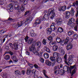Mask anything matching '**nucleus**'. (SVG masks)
<instances>
[{"mask_svg": "<svg viewBox=\"0 0 78 78\" xmlns=\"http://www.w3.org/2000/svg\"><path fill=\"white\" fill-rule=\"evenodd\" d=\"M55 11V9L53 8H51L48 10V14H45L44 15V17H41V20H42L44 21L46 20H48L49 19L48 17L51 14V15L50 16V19H53L55 16V13L54 12Z\"/></svg>", "mask_w": 78, "mask_h": 78, "instance_id": "1", "label": "nucleus"}, {"mask_svg": "<svg viewBox=\"0 0 78 78\" xmlns=\"http://www.w3.org/2000/svg\"><path fill=\"white\" fill-rule=\"evenodd\" d=\"M75 67H76V65L75 64L73 66H70V68L69 67H68L67 66H64L63 69L64 70H65L67 71V72H69V73L71 74V76H72L73 75H74V74L76 72V71L75 70V69H74L72 71V69H74Z\"/></svg>", "mask_w": 78, "mask_h": 78, "instance_id": "2", "label": "nucleus"}, {"mask_svg": "<svg viewBox=\"0 0 78 78\" xmlns=\"http://www.w3.org/2000/svg\"><path fill=\"white\" fill-rule=\"evenodd\" d=\"M73 55H71L70 58H69L68 59H67V54H65L64 57L65 64L68 66H69V64L70 65H71L72 64L73 61V59L72 58H73Z\"/></svg>", "mask_w": 78, "mask_h": 78, "instance_id": "3", "label": "nucleus"}, {"mask_svg": "<svg viewBox=\"0 0 78 78\" xmlns=\"http://www.w3.org/2000/svg\"><path fill=\"white\" fill-rule=\"evenodd\" d=\"M71 13L69 11H66L65 12V18L66 19H68L70 17V14L72 16H74V13L75 12V10L74 9L72 8L70 11Z\"/></svg>", "mask_w": 78, "mask_h": 78, "instance_id": "4", "label": "nucleus"}, {"mask_svg": "<svg viewBox=\"0 0 78 78\" xmlns=\"http://www.w3.org/2000/svg\"><path fill=\"white\" fill-rule=\"evenodd\" d=\"M41 17H40L35 20V22H34L33 24V26L34 27H36L37 25H39L41 23V22L44 21L43 20H42L41 19Z\"/></svg>", "mask_w": 78, "mask_h": 78, "instance_id": "5", "label": "nucleus"}, {"mask_svg": "<svg viewBox=\"0 0 78 78\" xmlns=\"http://www.w3.org/2000/svg\"><path fill=\"white\" fill-rule=\"evenodd\" d=\"M33 16H30L28 17L26 19V21L25 22L24 24H25V25H27V24H29L30 22L32 21V20L33 19Z\"/></svg>", "mask_w": 78, "mask_h": 78, "instance_id": "6", "label": "nucleus"}, {"mask_svg": "<svg viewBox=\"0 0 78 78\" xmlns=\"http://www.w3.org/2000/svg\"><path fill=\"white\" fill-rule=\"evenodd\" d=\"M22 25H23L22 21H21L18 23V24L15 23L13 24L12 26L14 28L17 29L19 27H20Z\"/></svg>", "mask_w": 78, "mask_h": 78, "instance_id": "7", "label": "nucleus"}, {"mask_svg": "<svg viewBox=\"0 0 78 78\" xmlns=\"http://www.w3.org/2000/svg\"><path fill=\"white\" fill-rule=\"evenodd\" d=\"M29 38V37H28L27 36L25 37L24 39L25 41L26 42H27L28 44L31 45V44L33 42V38L29 39L28 41V39Z\"/></svg>", "mask_w": 78, "mask_h": 78, "instance_id": "8", "label": "nucleus"}, {"mask_svg": "<svg viewBox=\"0 0 78 78\" xmlns=\"http://www.w3.org/2000/svg\"><path fill=\"white\" fill-rule=\"evenodd\" d=\"M29 50L31 52H33L35 55H36L37 53V51H36V48H35V47H33L32 46H30L29 48Z\"/></svg>", "mask_w": 78, "mask_h": 78, "instance_id": "9", "label": "nucleus"}, {"mask_svg": "<svg viewBox=\"0 0 78 78\" xmlns=\"http://www.w3.org/2000/svg\"><path fill=\"white\" fill-rule=\"evenodd\" d=\"M56 23L58 26L62 24V20L61 18H58L56 19Z\"/></svg>", "mask_w": 78, "mask_h": 78, "instance_id": "10", "label": "nucleus"}, {"mask_svg": "<svg viewBox=\"0 0 78 78\" xmlns=\"http://www.w3.org/2000/svg\"><path fill=\"white\" fill-rule=\"evenodd\" d=\"M50 59L51 61H52L53 62L52 63V67H53L55 65V63L56 62L55 61V58L53 56H51L50 58Z\"/></svg>", "mask_w": 78, "mask_h": 78, "instance_id": "11", "label": "nucleus"}, {"mask_svg": "<svg viewBox=\"0 0 78 78\" xmlns=\"http://www.w3.org/2000/svg\"><path fill=\"white\" fill-rule=\"evenodd\" d=\"M73 47V45L71 43L69 42L68 43L66 49L67 50H71Z\"/></svg>", "mask_w": 78, "mask_h": 78, "instance_id": "12", "label": "nucleus"}, {"mask_svg": "<svg viewBox=\"0 0 78 78\" xmlns=\"http://www.w3.org/2000/svg\"><path fill=\"white\" fill-rule=\"evenodd\" d=\"M14 6V4H10L8 6V9L10 10V12H12L13 11V8L12 7Z\"/></svg>", "mask_w": 78, "mask_h": 78, "instance_id": "13", "label": "nucleus"}, {"mask_svg": "<svg viewBox=\"0 0 78 78\" xmlns=\"http://www.w3.org/2000/svg\"><path fill=\"white\" fill-rule=\"evenodd\" d=\"M20 10L21 11H24L25 10V5L22 4H21L20 5Z\"/></svg>", "mask_w": 78, "mask_h": 78, "instance_id": "14", "label": "nucleus"}, {"mask_svg": "<svg viewBox=\"0 0 78 78\" xmlns=\"http://www.w3.org/2000/svg\"><path fill=\"white\" fill-rule=\"evenodd\" d=\"M12 59L15 62H17L18 61V59L15 55H13L12 57Z\"/></svg>", "mask_w": 78, "mask_h": 78, "instance_id": "15", "label": "nucleus"}, {"mask_svg": "<svg viewBox=\"0 0 78 78\" xmlns=\"http://www.w3.org/2000/svg\"><path fill=\"white\" fill-rule=\"evenodd\" d=\"M44 50H45V51H47L48 53H50L51 52V51L50 50V49H49L48 48H47V46H45L44 48Z\"/></svg>", "mask_w": 78, "mask_h": 78, "instance_id": "16", "label": "nucleus"}, {"mask_svg": "<svg viewBox=\"0 0 78 78\" xmlns=\"http://www.w3.org/2000/svg\"><path fill=\"white\" fill-rule=\"evenodd\" d=\"M13 45L14 46V49L15 50H17V49H18V47L19 46V44H18L16 42L14 43L13 44Z\"/></svg>", "mask_w": 78, "mask_h": 78, "instance_id": "17", "label": "nucleus"}, {"mask_svg": "<svg viewBox=\"0 0 78 78\" xmlns=\"http://www.w3.org/2000/svg\"><path fill=\"white\" fill-rule=\"evenodd\" d=\"M65 72H66L65 70L61 69L59 70V74L61 75H64V74H65Z\"/></svg>", "mask_w": 78, "mask_h": 78, "instance_id": "18", "label": "nucleus"}, {"mask_svg": "<svg viewBox=\"0 0 78 78\" xmlns=\"http://www.w3.org/2000/svg\"><path fill=\"white\" fill-rule=\"evenodd\" d=\"M55 61L58 63H60L62 61V58L60 57H58L55 59Z\"/></svg>", "mask_w": 78, "mask_h": 78, "instance_id": "19", "label": "nucleus"}, {"mask_svg": "<svg viewBox=\"0 0 78 78\" xmlns=\"http://www.w3.org/2000/svg\"><path fill=\"white\" fill-rule=\"evenodd\" d=\"M37 46V48L39 49L41 47V42L40 41H38L36 43Z\"/></svg>", "mask_w": 78, "mask_h": 78, "instance_id": "20", "label": "nucleus"}, {"mask_svg": "<svg viewBox=\"0 0 78 78\" xmlns=\"http://www.w3.org/2000/svg\"><path fill=\"white\" fill-rule=\"evenodd\" d=\"M6 2V0H0V5H2V7L4 6V5H5V3Z\"/></svg>", "mask_w": 78, "mask_h": 78, "instance_id": "21", "label": "nucleus"}, {"mask_svg": "<svg viewBox=\"0 0 78 78\" xmlns=\"http://www.w3.org/2000/svg\"><path fill=\"white\" fill-rule=\"evenodd\" d=\"M76 5V9H78V1H76V2H74L73 4V6H75Z\"/></svg>", "mask_w": 78, "mask_h": 78, "instance_id": "22", "label": "nucleus"}, {"mask_svg": "<svg viewBox=\"0 0 78 78\" xmlns=\"http://www.w3.org/2000/svg\"><path fill=\"white\" fill-rule=\"evenodd\" d=\"M31 69L28 68L26 71V74L28 75H30L31 74Z\"/></svg>", "mask_w": 78, "mask_h": 78, "instance_id": "23", "label": "nucleus"}, {"mask_svg": "<svg viewBox=\"0 0 78 78\" xmlns=\"http://www.w3.org/2000/svg\"><path fill=\"white\" fill-rule=\"evenodd\" d=\"M49 45H53L54 46V45H56V41H51L49 43Z\"/></svg>", "mask_w": 78, "mask_h": 78, "instance_id": "24", "label": "nucleus"}, {"mask_svg": "<svg viewBox=\"0 0 78 78\" xmlns=\"http://www.w3.org/2000/svg\"><path fill=\"white\" fill-rule=\"evenodd\" d=\"M75 20L73 18H71L69 19V21L68 22V23H73L74 22H75Z\"/></svg>", "mask_w": 78, "mask_h": 78, "instance_id": "25", "label": "nucleus"}, {"mask_svg": "<svg viewBox=\"0 0 78 78\" xmlns=\"http://www.w3.org/2000/svg\"><path fill=\"white\" fill-rule=\"evenodd\" d=\"M47 33L48 34H50L51 33L52 31L50 28H48L47 30Z\"/></svg>", "mask_w": 78, "mask_h": 78, "instance_id": "26", "label": "nucleus"}, {"mask_svg": "<svg viewBox=\"0 0 78 78\" xmlns=\"http://www.w3.org/2000/svg\"><path fill=\"white\" fill-rule=\"evenodd\" d=\"M44 56L45 59H48L49 58V54L47 53H44Z\"/></svg>", "mask_w": 78, "mask_h": 78, "instance_id": "27", "label": "nucleus"}, {"mask_svg": "<svg viewBox=\"0 0 78 78\" xmlns=\"http://www.w3.org/2000/svg\"><path fill=\"white\" fill-rule=\"evenodd\" d=\"M46 64L48 66H51V62L49 60H47L46 61Z\"/></svg>", "mask_w": 78, "mask_h": 78, "instance_id": "28", "label": "nucleus"}, {"mask_svg": "<svg viewBox=\"0 0 78 78\" xmlns=\"http://www.w3.org/2000/svg\"><path fill=\"white\" fill-rule=\"evenodd\" d=\"M74 32L73 30H70L68 32V35L70 36L74 34Z\"/></svg>", "mask_w": 78, "mask_h": 78, "instance_id": "29", "label": "nucleus"}, {"mask_svg": "<svg viewBox=\"0 0 78 78\" xmlns=\"http://www.w3.org/2000/svg\"><path fill=\"white\" fill-rule=\"evenodd\" d=\"M20 5L17 4L15 5L14 8L16 10H19V9H20Z\"/></svg>", "mask_w": 78, "mask_h": 78, "instance_id": "30", "label": "nucleus"}, {"mask_svg": "<svg viewBox=\"0 0 78 78\" xmlns=\"http://www.w3.org/2000/svg\"><path fill=\"white\" fill-rule=\"evenodd\" d=\"M50 28L51 30H52V31H55V30H56V28L55 25H51Z\"/></svg>", "mask_w": 78, "mask_h": 78, "instance_id": "31", "label": "nucleus"}, {"mask_svg": "<svg viewBox=\"0 0 78 78\" xmlns=\"http://www.w3.org/2000/svg\"><path fill=\"white\" fill-rule=\"evenodd\" d=\"M59 50H60L61 51V55L63 56V55H64V54L66 53L65 52V51H64V50L62 49V48H61L60 49L59 48Z\"/></svg>", "mask_w": 78, "mask_h": 78, "instance_id": "32", "label": "nucleus"}, {"mask_svg": "<svg viewBox=\"0 0 78 78\" xmlns=\"http://www.w3.org/2000/svg\"><path fill=\"white\" fill-rule=\"evenodd\" d=\"M61 39L59 37H57L56 38V41L58 43V44H59L61 43Z\"/></svg>", "mask_w": 78, "mask_h": 78, "instance_id": "33", "label": "nucleus"}, {"mask_svg": "<svg viewBox=\"0 0 78 78\" xmlns=\"http://www.w3.org/2000/svg\"><path fill=\"white\" fill-rule=\"evenodd\" d=\"M69 37H67L65 41L64 42V44H65V45H66V44L68 43V42H69Z\"/></svg>", "mask_w": 78, "mask_h": 78, "instance_id": "34", "label": "nucleus"}, {"mask_svg": "<svg viewBox=\"0 0 78 78\" xmlns=\"http://www.w3.org/2000/svg\"><path fill=\"white\" fill-rule=\"evenodd\" d=\"M15 73L16 75H21V72H20L19 70H17L15 71Z\"/></svg>", "mask_w": 78, "mask_h": 78, "instance_id": "35", "label": "nucleus"}, {"mask_svg": "<svg viewBox=\"0 0 78 78\" xmlns=\"http://www.w3.org/2000/svg\"><path fill=\"white\" fill-rule=\"evenodd\" d=\"M58 48V46L57 45H54L53 47V51H56Z\"/></svg>", "mask_w": 78, "mask_h": 78, "instance_id": "36", "label": "nucleus"}, {"mask_svg": "<svg viewBox=\"0 0 78 78\" xmlns=\"http://www.w3.org/2000/svg\"><path fill=\"white\" fill-rule=\"evenodd\" d=\"M36 74V70H31V72L30 73V75H35Z\"/></svg>", "mask_w": 78, "mask_h": 78, "instance_id": "37", "label": "nucleus"}, {"mask_svg": "<svg viewBox=\"0 0 78 78\" xmlns=\"http://www.w3.org/2000/svg\"><path fill=\"white\" fill-rule=\"evenodd\" d=\"M53 56L55 58H57L58 57L59 55H58V54L57 52H55L53 54Z\"/></svg>", "mask_w": 78, "mask_h": 78, "instance_id": "38", "label": "nucleus"}, {"mask_svg": "<svg viewBox=\"0 0 78 78\" xmlns=\"http://www.w3.org/2000/svg\"><path fill=\"white\" fill-rule=\"evenodd\" d=\"M47 39L49 41H50V42H51V41H53V38L52 37H51V36H49L47 37Z\"/></svg>", "mask_w": 78, "mask_h": 78, "instance_id": "39", "label": "nucleus"}, {"mask_svg": "<svg viewBox=\"0 0 78 78\" xmlns=\"http://www.w3.org/2000/svg\"><path fill=\"white\" fill-rule=\"evenodd\" d=\"M67 25H69L70 27H71V28H73L74 27V25H73V24L72 23H67Z\"/></svg>", "mask_w": 78, "mask_h": 78, "instance_id": "40", "label": "nucleus"}, {"mask_svg": "<svg viewBox=\"0 0 78 78\" xmlns=\"http://www.w3.org/2000/svg\"><path fill=\"white\" fill-rule=\"evenodd\" d=\"M6 31H7L6 30H5V29H3L0 31V34H3V33H6Z\"/></svg>", "mask_w": 78, "mask_h": 78, "instance_id": "41", "label": "nucleus"}, {"mask_svg": "<svg viewBox=\"0 0 78 78\" xmlns=\"http://www.w3.org/2000/svg\"><path fill=\"white\" fill-rule=\"evenodd\" d=\"M64 31V29L62 27H59L58 29V31L59 32V33H62V32H63Z\"/></svg>", "mask_w": 78, "mask_h": 78, "instance_id": "42", "label": "nucleus"}, {"mask_svg": "<svg viewBox=\"0 0 78 78\" xmlns=\"http://www.w3.org/2000/svg\"><path fill=\"white\" fill-rule=\"evenodd\" d=\"M4 58L5 60H9L10 59V56L9 55H6L4 57Z\"/></svg>", "mask_w": 78, "mask_h": 78, "instance_id": "43", "label": "nucleus"}, {"mask_svg": "<svg viewBox=\"0 0 78 78\" xmlns=\"http://www.w3.org/2000/svg\"><path fill=\"white\" fill-rule=\"evenodd\" d=\"M7 37H8V35H5L3 37H4V38H3L2 39V43H4V42H5V40H6V39H5V38H7Z\"/></svg>", "mask_w": 78, "mask_h": 78, "instance_id": "44", "label": "nucleus"}, {"mask_svg": "<svg viewBox=\"0 0 78 78\" xmlns=\"http://www.w3.org/2000/svg\"><path fill=\"white\" fill-rule=\"evenodd\" d=\"M35 55H38V56L40 57V58H41L42 56V54L41 52L38 53V52H37V53Z\"/></svg>", "mask_w": 78, "mask_h": 78, "instance_id": "45", "label": "nucleus"}, {"mask_svg": "<svg viewBox=\"0 0 78 78\" xmlns=\"http://www.w3.org/2000/svg\"><path fill=\"white\" fill-rule=\"evenodd\" d=\"M78 37V35L77 34H75L73 36V38L75 39H76Z\"/></svg>", "mask_w": 78, "mask_h": 78, "instance_id": "46", "label": "nucleus"}, {"mask_svg": "<svg viewBox=\"0 0 78 78\" xmlns=\"http://www.w3.org/2000/svg\"><path fill=\"white\" fill-rule=\"evenodd\" d=\"M42 43L44 45H46V44H47V41L45 39H44L43 40Z\"/></svg>", "mask_w": 78, "mask_h": 78, "instance_id": "47", "label": "nucleus"}, {"mask_svg": "<svg viewBox=\"0 0 78 78\" xmlns=\"http://www.w3.org/2000/svg\"><path fill=\"white\" fill-rule=\"evenodd\" d=\"M12 20V19L9 18L8 20H5L4 22H6V23H9L8 21H11Z\"/></svg>", "mask_w": 78, "mask_h": 78, "instance_id": "48", "label": "nucleus"}, {"mask_svg": "<svg viewBox=\"0 0 78 78\" xmlns=\"http://www.w3.org/2000/svg\"><path fill=\"white\" fill-rule=\"evenodd\" d=\"M36 42H33L32 44V46L33 47H35V48H36V47H35V46H36Z\"/></svg>", "mask_w": 78, "mask_h": 78, "instance_id": "49", "label": "nucleus"}, {"mask_svg": "<svg viewBox=\"0 0 78 78\" xmlns=\"http://www.w3.org/2000/svg\"><path fill=\"white\" fill-rule=\"evenodd\" d=\"M62 11H66V8H67L66 6H62Z\"/></svg>", "mask_w": 78, "mask_h": 78, "instance_id": "50", "label": "nucleus"}, {"mask_svg": "<svg viewBox=\"0 0 78 78\" xmlns=\"http://www.w3.org/2000/svg\"><path fill=\"white\" fill-rule=\"evenodd\" d=\"M54 73L55 75H58V74H59V70H57L55 71L54 72Z\"/></svg>", "mask_w": 78, "mask_h": 78, "instance_id": "51", "label": "nucleus"}, {"mask_svg": "<svg viewBox=\"0 0 78 78\" xmlns=\"http://www.w3.org/2000/svg\"><path fill=\"white\" fill-rule=\"evenodd\" d=\"M16 12H17V14H18V15H19V14H21V11L20 10V9L17 10Z\"/></svg>", "mask_w": 78, "mask_h": 78, "instance_id": "52", "label": "nucleus"}, {"mask_svg": "<svg viewBox=\"0 0 78 78\" xmlns=\"http://www.w3.org/2000/svg\"><path fill=\"white\" fill-rule=\"evenodd\" d=\"M40 61L41 63H44V59L43 58H40Z\"/></svg>", "mask_w": 78, "mask_h": 78, "instance_id": "53", "label": "nucleus"}, {"mask_svg": "<svg viewBox=\"0 0 78 78\" xmlns=\"http://www.w3.org/2000/svg\"><path fill=\"white\" fill-rule=\"evenodd\" d=\"M22 3H23V5H26L27 4V1H25V0H24L23 2H22Z\"/></svg>", "mask_w": 78, "mask_h": 78, "instance_id": "54", "label": "nucleus"}, {"mask_svg": "<svg viewBox=\"0 0 78 78\" xmlns=\"http://www.w3.org/2000/svg\"><path fill=\"white\" fill-rule=\"evenodd\" d=\"M59 11H62V6H60L58 8Z\"/></svg>", "mask_w": 78, "mask_h": 78, "instance_id": "55", "label": "nucleus"}, {"mask_svg": "<svg viewBox=\"0 0 78 78\" xmlns=\"http://www.w3.org/2000/svg\"><path fill=\"white\" fill-rule=\"evenodd\" d=\"M8 53H9V54H10V55H11V56H12V55H14V53H13V52L11 51H9Z\"/></svg>", "mask_w": 78, "mask_h": 78, "instance_id": "56", "label": "nucleus"}, {"mask_svg": "<svg viewBox=\"0 0 78 78\" xmlns=\"http://www.w3.org/2000/svg\"><path fill=\"white\" fill-rule=\"evenodd\" d=\"M43 74L44 75H46V73H47V72H46V70H45L44 69L43 70Z\"/></svg>", "mask_w": 78, "mask_h": 78, "instance_id": "57", "label": "nucleus"}, {"mask_svg": "<svg viewBox=\"0 0 78 78\" xmlns=\"http://www.w3.org/2000/svg\"><path fill=\"white\" fill-rule=\"evenodd\" d=\"M31 36L32 37H35L36 36V34L33 33L30 34Z\"/></svg>", "mask_w": 78, "mask_h": 78, "instance_id": "58", "label": "nucleus"}, {"mask_svg": "<svg viewBox=\"0 0 78 78\" xmlns=\"http://www.w3.org/2000/svg\"><path fill=\"white\" fill-rule=\"evenodd\" d=\"M28 64V65L31 68H33V64H31L30 63H29Z\"/></svg>", "mask_w": 78, "mask_h": 78, "instance_id": "59", "label": "nucleus"}, {"mask_svg": "<svg viewBox=\"0 0 78 78\" xmlns=\"http://www.w3.org/2000/svg\"><path fill=\"white\" fill-rule=\"evenodd\" d=\"M78 27V25H76L75 27H74V30L76 31H78V30H77V27Z\"/></svg>", "mask_w": 78, "mask_h": 78, "instance_id": "60", "label": "nucleus"}, {"mask_svg": "<svg viewBox=\"0 0 78 78\" xmlns=\"http://www.w3.org/2000/svg\"><path fill=\"white\" fill-rule=\"evenodd\" d=\"M34 67L36 69H37L39 68V66H38L36 64L34 65Z\"/></svg>", "mask_w": 78, "mask_h": 78, "instance_id": "61", "label": "nucleus"}, {"mask_svg": "<svg viewBox=\"0 0 78 78\" xmlns=\"http://www.w3.org/2000/svg\"><path fill=\"white\" fill-rule=\"evenodd\" d=\"M58 68V67L57 66H55L54 68V71H55V70H57Z\"/></svg>", "mask_w": 78, "mask_h": 78, "instance_id": "62", "label": "nucleus"}, {"mask_svg": "<svg viewBox=\"0 0 78 78\" xmlns=\"http://www.w3.org/2000/svg\"><path fill=\"white\" fill-rule=\"evenodd\" d=\"M23 75H25V70H23L22 72Z\"/></svg>", "mask_w": 78, "mask_h": 78, "instance_id": "63", "label": "nucleus"}, {"mask_svg": "<svg viewBox=\"0 0 78 78\" xmlns=\"http://www.w3.org/2000/svg\"><path fill=\"white\" fill-rule=\"evenodd\" d=\"M76 17H77L78 16V9H77L76 11Z\"/></svg>", "mask_w": 78, "mask_h": 78, "instance_id": "64", "label": "nucleus"}]
</instances>
